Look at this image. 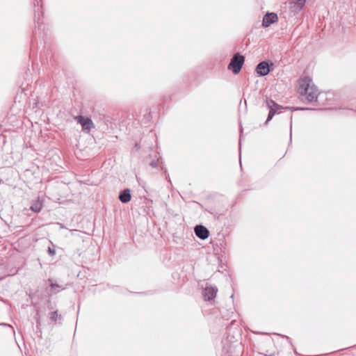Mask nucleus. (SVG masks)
<instances>
[{
    "label": "nucleus",
    "mask_w": 356,
    "mask_h": 356,
    "mask_svg": "<svg viewBox=\"0 0 356 356\" xmlns=\"http://www.w3.org/2000/svg\"><path fill=\"white\" fill-rule=\"evenodd\" d=\"M298 92L308 101L316 99L319 94L318 88L309 76H305L299 79Z\"/></svg>",
    "instance_id": "obj_1"
},
{
    "label": "nucleus",
    "mask_w": 356,
    "mask_h": 356,
    "mask_svg": "<svg viewBox=\"0 0 356 356\" xmlns=\"http://www.w3.org/2000/svg\"><path fill=\"white\" fill-rule=\"evenodd\" d=\"M244 62V57L239 54H236L231 59L228 69L232 70L234 74H236L240 72Z\"/></svg>",
    "instance_id": "obj_2"
},
{
    "label": "nucleus",
    "mask_w": 356,
    "mask_h": 356,
    "mask_svg": "<svg viewBox=\"0 0 356 356\" xmlns=\"http://www.w3.org/2000/svg\"><path fill=\"white\" fill-rule=\"evenodd\" d=\"M75 119L79 123L84 131L88 132L93 127V122L91 120L83 116H76Z\"/></svg>",
    "instance_id": "obj_3"
},
{
    "label": "nucleus",
    "mask_w": 356,
    "mask_h": 356,
    "mask_svg": "<svg viewBox=\"0 0 356 356\" xmlns=\"http://www.w3.org/2000/svg\"><path fill=\"white\" fill-rule=\"evenodd\" d=\"M218 289L211 286V285H207L206 287L203 290L202 295L204 298L205 300H213L217 293Z\"/></svg>",
    "instance_id": "obj_4"
},
{
    "label": "nucleus",
    "mask_w": 356,
    "mask_h": 356,
    "mask_svg": "<svg viewBox=\"0 0 356 356\" xmlns=\"http://www.w3.org/2000/svg\"><path fill=\"white\" fill-rule=\"evenodd\" d=\"M278 17L275 13H267L263 18L262 26L264 27H268L270 24L275 23Z\"/></svg>",
    "instance_id": "obj_5"
},
{
    "label": "nucleus",
    "mask_w": 356,
    "mask_h": 356,
    "mask_svg": "<svg viewBox=\"0 0 356 356\" xmlns=\"http://www.w3.org/2000/svg\"><path fill=\"white\" fill-rule=\"evenodd\" d=\"M195 233L198 238L203 240L207 238L209 235L208 229L202 225H197L195 227Z\"/></svg>",
    "instance_id": "obj_6"
},
{
    "label": "nucleus",
    "mask_w": 356,
    "mask_h": 356,
    "mask_svg": "<svg viewBox=\"0 0 356 356\" xmlns=\"http://www.w3.org/2000/svg\"><path fill=\"white\" fill-rule=\"evenodd\" d=\"M257 73L260 76H266L270 72L269 65L266 62L260 63L256 67Z\"/></svg>",
    "instance_id": "obj_7"
},
{
    "label": "nucleus",
    "mask_w": 356,
    "mask_h": 356,
    "mask_svg": "<svg viewBox=\"0 0 356 356\" xmlns=\"http://www.w3.org/2000/svg\"><path fill=\"white\" fill-rule=\"evenodd\" d=\"M267 106L270 108V112L267 118V122L272 119L273 116L275 113V110L278 108V105L276 104L273 101L270 100L267 102Z\"/></svg>",
    "instance_id": "obj_8"
},
{
    "label": "nucleus",
    "mask_w": 356,
    "mask_h": 356,
    "mask_svg": "<svg viewBox=\"0 0 356 356\" xmlns=\"http://www.w3.org/2000/svg\"><path fill=\"white\" fill-rule=\"evenodd\" d=\"M42 208V202L40 200L38 199L33 202L31 207V210L33 211V212H40Z\"/></svg>",
    "instance_id": "obj_9"
},
{
    "label": "nucleus",
    "mask_w": 356,
    "mask_h": 356,
    "mask_svg": "<svg viewBox=\"0 0 356 356\" xmlns=\"http://www.w3.org/2000/svg\"><path fill=\"white\" fill-rule=\"evenodd\" d=\"M122 202L127 203L131 200V194L129 190H124L119 196Z\"/></svg>",
    "instance_id": "obj_10"
},
{
    "label": "nucleus",
    "mask_w": 356,
    "mask_h": 356,
    "mask_svg": "<svg viewBox=\"0 0 356 356\" xmlns=\"http://www.w3.org/2000/svg\"><path fill=\"white\" fill-rule=\"evenodd\" d=\"M294 1L301 6H303L306 1V0H294Z\"/></svg>",
    "instance_id": "obj_11"
},
{
    "label": "nucleus",
    "mask_w": 356,
    "mask_h": 356,
    "mask_svg": "<svg viewBox=\"0 0 356 356\" xmlns=\"http://www.w3.org/2000/svg\"><path fill=\"white\" fill-rule=\"evenodd\" d=\"M56 317H57V313H56V312H53V313L51 314V318L53 320L56 321Z\"/></svg>",
    "instance_id": "obj_12"
},
{
    "label": "nucleus",
    "mask_w": 356,
    "mask_h": 356,
    "mask_svg": "<svg viewBox=\"0 0 356 356\" xmlns=\"http://www.w3.org/2000/svg\"><path fill=\"white\" fill-rule=\"evenodd\" d=\"M50 286H51V289H54L56 287H58V284H53V283H51V284H50Z\"/></svg>",
    "instance_id": "obj_13"
},
{
    "label": "nucleus",
    "mask_w": 356,
    "mask_h": 356,
    "mask_svg": "<svg viewBox=\"0 0 356 356\" xmlns=\"http://www.w3.org/2000/svg\"><path fill=\"white\" fill-rule=\"evenodd\" d=\"M49 252L52 254H55V252L54 250H52L51 248H49Z\"/></svg>",
    "instance_id": "obj_14"
},
{
    "label": "nucleus",
    "mask_w": 356,
    "mask_h": 356,
    "mask_svg": "<svg viewBox=\"0 0 356 356\" xmlns=\"http://www.w3.org/2000/svg\"><path fill=\"white\" fill-rule=\"evenodd\" d=\"M1 326H4V327H9V326H8V325H6V324H3V323H1Z\"/></svg>",
    "instance_id": "obj_15"
}]
</instances>
